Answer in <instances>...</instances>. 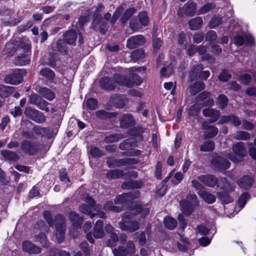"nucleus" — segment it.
I'll return each instance as SVG.
<instances>
[{"label":"nucleus","instance_id":"obj_3","mask_svg":"<svg viewBox=\"0 0 256 256\" xmlns=\"http://www.w3.org/2000/svg\"><path fill=\"white\" fill-rule=\"evenodd\" d=\"M182 212L186 215H190L194 210V206L198 204L197 196L194 194H190L186 200H182L180 203Z\"/></svg>","mask_w":256,"mask_h":256},{"label":"nucleus","instance_id":"obj_47","mask_svg":"<svg viewBox=\"0 0 256 256\" xmlns=\"http://www.w3.org/2000/svg\"><path fill=\"white\" fill-rule=\"evenodd\" d=\"M96 114L97 118L101 119H105L108 118H110L116 115L115 113H111L107 112L104 110H100L96 112Z\"/></svg>","mask_w":256,"mask_h":256},{"label":"nucleus","instance_id":"obj_45","mask_svg":"<svg viewBox=\"0 0 256 256\" xmlns=\"http://www.w3.org/2000/svg\"><path fill=\"white\" fill-rule=\"evenodd\" d=\"M104 210L106 211L120 212L122 210V208L113 205L112 202H108L104 204Z\"/></svg>","mask_w":256,"mask_h":256},{"label":"nucleus","instance_id":"obj_9","mask_svg":"<svg viewBox=\"0 0 256 256\" xmlns=\"http://www.w3.org/2000/svg\"><path fill=\"white\" fill-rule=\"evenodd\" d=\"M24 72L22 70L16 69L4 78V82L11 84H17L22 82Z\"/></svg>","mask_w":256,"mask_h":256},{"label":"nucleus","instance_id":"obj_19","mask_svg":"<svg viewBox=\"0 0 256 256\" xmlns=\"http://www.w3.org/2000/svg\"><path fill=\"white\" fill-rule=\"evenodd\" d=\"M22 250L30 254H38L40 252V248L36 246L28 241H25L22 243Z\"/></svg>","mask_w":256,"mask_h":256},{"label":"nucleus","instance_id":"obj_34","mask_svg":"<svg viewBox=\"0 0 256 256\" xmlns=\"http://www.w3.org/2000/svg\"><path fill=\"white\" fill-rule=\"evenodd\" d=\"M234 138L238 140H247L250 138V134L245 131H237L233 136Z\"/></svg>","mask_w":256,"mask_h":256},{"label":"nucleus","instance_id":"obj_8","mask_svg":"<svg viewBox=\"0 0 256 256\" xmlns=\"http://www.w3.org/2000/svg\"><path fill=\"white\" fill-rule=\"evenodd\" d=\"M114 256H132L135 253V246L133 242L129 241L126 244V248L119 246L113 250Z\"/></svg>","mask_w":256,"mask_h":256},{"label":"nucleus","instance_id":"obj_33","mask_svg":"<svg viewBox=\"0 0 256 256\" xmlns=\"http://www.w3.org/2000/svg\"><path fill=\"white\" fill-rule=\"evenodd\" d=\"M2 155L7 160L10 161H16L18 160V156L15 152L8 150H2L1 151Z\"/></svg>","mask_w":256,"mask_h":256},{"label":"nucleus","instance_id":"obj_1","mask_svg":"<svg viewBox=\"0 0 256 256\" xmlns=\"http://www.w3.org/2000/svg\"><path fill=\"white\" fill-rule=\"evenodd\" d=\"M86 204H82L80 206V210L82 213L90 216V218H92L96 215L100 218H104L105 216V213L102 211H100V208L98 206H95V202L94 199L90 196H86L84 198Z\"/></svg>","mask_w":256,"mask_h":256},{"label":"nucleus","instance_id":"obj_37","mask_svg":"<svg viewBox=\"0 0 256 256\" xmlns=\"http://www.w3.org/2000/svg\"><path fill=\"white\" fill-rule=\"evenodd\" d=\"M30 59L29 57L25 54L16 57L14 60L16 65L24 66L29 63Z\"/></svg>","mask_w":256,"mask_h":256},{"label":"nucleus","instance_id":"obj_14","mask_svg":"<svg viewBox=\"0 0 256 256\" xmlns=\"http://www.w3.org/2000/svg\"><path fill=\"white\" fill-rule=\"evenodd\" d=\"M234 43L237 46H242L244 42L247 44L252 45L254 43V38L251 35L236 34L234 38Z\"/></svg>","mask_w":256,"mask_h":256},{"label":"nucleus","instance_id":"obj_5","mask_svg":"<svg viewBox=\"0 0 256 256\" xmlns=\"http://www.w3.org/2000/svg\"><path fill=\"white\" fill-rule=\"evenodd\" d=\"M22 151L28 155L33 156L40 150L39 143L30 140H23L20 144Z\"/></svg>","mask_w":256,"mask_h":256},{"label":"nucleus","instance_id":"obj_46","mask_svg":"<svg viewBox=\"0 0 256 256\" xmlns=\"http://www.w3.org/2000/svg\"><path fill=\"white\" fill-rule=\"evenodd\" d=\"M216 104L220 108L223 109L227 106L228 99L225 95L223 94H220L217 98Z\"/></svg>","mask_w":256,"mask_h":256},{"label":"nucleus","instance_id":"obj_22","mask_svg":"<svg viewBox=\"0 0 256 256\" xmlns=\"http://www.w3.org/2000/svg\"><path fill=\"white\" fill-rule=\"evenodd\" d=\"M76 38L77 32L76 30H68L64 34V40L68 44H74Z\"/></svg>","mask_w":256,"mask_h":256},{"label":"nucleus","instance_id":"obj_58","mask_svg":"<svg viewBox=\"0 0 256 256\" xmlns=\"http://www.w3.org/2000/svg\"><path fill=\"white\" fill-rule=\"evenodd\" d=\"M57 49L62 54H66L68 51V47L62 40H58L57 42Z\"/></svg>","mask_w":256,"mask_h":256},{"label":"nucleus","instance_id":"obj_38","mask_svg":"<svg viewBox=\"0 0 256 256\" xmlns=\"http://www.w3.org/2000/svg\"><path fill=\"white\" fill-rule=\"evenodd\" d=\"M142 184L140 182H132L130 180L128 182H124L122 184V188L124 189H130V188H138L141 187Z\"/></svg>","mask_w":256,"mask_h":256},{"label":"nucleus","instance_id":"obj_4","mask_svg":"<svg viewBox=\"0 0 256 256\" xmlns=\"http://www.w3.org/2000/svg\"><path fill=\"white\" fill-rule=\"evenodd\" d=\"M56 226V236L58 242H61L64 238L65 221L62 216L57 215L54 220Z\"/></svg>","mask_w":256,"mask_h":256},{"label":"nucleus","instance_id":"obj_39","mask_svg":"<svg viewBox=\"0 0 256 256\" xmlns=\"http://www.w3.org/2000/svg\"><path fill=\"white\" fill-rule=\"evenodd\" d=\"M137 160L133 158H128L119 160L116 162V166H129L136 164Z\"/></svg>","mask_w":256,"mask_h":256},{"label":"nucleus","instance_id":"obj_42","mask_svg":"<svg viewBox=\"0 0 256 256\" xmlns=\"http://www.w3.org/2000/svg\"><path fill=\"white\" fill-rule=\"evenodd\" d=\"M133 214L136 215L138 214H141L142 217L148 216L150 212V210L148 208H144L140 206H138L136 208L132 210Z\"/></svg>","mask_w":256,"mask_h":256},{"label":"nucleus","instance_id":"obj_25","mask_svg":"<svg viewBox=\"0 0 256 256\" xmlns=\"http://www.w3.org/2000/svg\"><path fill=\"white\" fill-rule=\"evenodd\" d=\"M103 222L98 220L96 222L94 228L93 234L96 238H100L104 236V232L102 229Z\"/></svg>","mask_w":256,"mask_h":256},{"label":"nucleus","instance_id":"obj_62","mask_svg":"<svg viewBox=\"0 0 256 256\" xmlns=\"http://www.w3.org/2000/svg\"><path fill=\"white\" fill-rule=\"evenodd\" d=\"M231 78V74L226 70H224L218 76V79L222 82H226Z\"/></svg>","mask_w":256,"mask_h":256},{"label":"nucleus","instance_id":"obj_32","mask_svg":"<svg viewBox=\"0 0 256 256\" xmlns=\"http://www.w3.org/2000/svg\"><path fill=\"white\" fill-rule=\"evenodd\" d=\"M40 74L47 80H54L55 74L54 72L49 68H42L40 72Z\"/></svg>","mask_w":256,"mask_h":256},{"label":"nucleus","instance_id":"obj_63","mask_svg":"<svg viewBox=\"0 0 256 256\" xmlns=\"http://www.w3.org/2000/svg\"><path fill=\"white\" fill-rule=\"evenodd\" d=\"M41 99L40 96L35 94H32L29 96V102L36 106Z\"/></svg>","mask_w":256,"mask_h":256},{"label":"nucleus","instance_id":"obj_44","mask_svg":"<svg viewBox=\"0 0 256 256\" xmlns=\"http://www.w3.org/2000/svg\"><path fill=\"white\" fill-rule=\"evenodd\" d=\"M14 87L0 84V96L6 97L14 90Z\"/></svg>","mask_w":256,"mask_h":256},{"label":"nucleus","instance_id":"obj_52","mask_svg":"<svg viewBox=\"0 0 256 256\" xmlns=\"http://www.w3.org/2000/svg\"><path fill=\"white\" fill-rule=\"evenodd\" d=\"M174 71L173 67L172 64H169L168 66H164L160 70V75L162 77L168 76L171 74Z\"/></svg>","mask_w":256,"mask_h":256},{"label":"nucleus","instance_id":"obj_59","mask_svg":"<svg viewBox=\"0 0 256 256\" xmlns=\"http://www.w3.org/2000/svg\"><path fill=\"white\" fill-rule=\"evenodd\" d=\"M133 142L132 139H128L124 141L123 142L120 144V148L122 150H128L131 148L132 146V143Z\"/></svg>","mask_w":256,"mask_h":256},{"label":"nucleus","instance_id":"obj_57","mask_svg":"<svg viewBox=\"0 0 256 256\" xmlns=\"http://www.w3.org/2000/svg\"><path fill=\"white\" fill-rule=\"evenodd\" d=\"M32 131L36 134L43 136L47 133L48 130L45 128L36 126L32 128Z\"/></svg>","mask_w":256,"mask_h":256},{"label":"nucleus","instance_id":"obj_7","mask_svg":"<svg viewBox=\"0 0 256 256\" xmlns=\"http://www.w3.org/2000/svg\"><path fill=\"white\" fill-rule=\"evenodd\" d=\"M203 68V66L200 64L194 65L190 72V79L194 80L196 78H200L206 80L210 76V73L208 70L202 71Z\"/></svg>","mask_w":256,"mask_h":256},{"label":"nucleus","instance_id":"obj_64","mask_svg":"<svg viewBox=\"0 0 256 256\" xmlns=\"http://www.w3.org/2000/svg\"><path fill=\"white\" fill-rule=\"evenodd\" d=\"M230 122L234 126H238L242 124V122L238 117L234 114L230 115Z\"/></svg>","mask_w":256,"mask_h":256},{"label":"nucleus","instance_id":"obj_61","mask_svg":"<svg viewBox=\"0 0 256 256\" xmlns=\"http://www.w3.org/2000/svg\"><path fill=\"white\" fill-rule=\"evenodd\" d=\"M221 23V18L218 16H214L209 23L210 28H214Z\"/></svg>","mask_w":256,"mask_h":256},{"label":"nucleus","instance_id":"obj_13","mask_svg":"<svg viewBox=\"0 0 256 256\" xmlns=\"http://www.w3.org/2000/svg\"><path fill=\"white\" fill-rule=\"evenodd\" d=\"M145 40L142 35L131 36L127 40L126 46L128 48L134 49L144 44Z\"/></svg>","mask_w":256,"mask_h":256},{"label":"nucleus","instance_id":"obj_6","mask_svg":"<svg viewBox=\"0 0 256 256\" xmlns=\"http://www.w3.org/2000/svg\"><path fill=\"white\" fill-rule=\"evenodd\" d=\"M138 22L135 18H132L130 22V28L133 30L138 31L143 26H146L149 22V18L147 14L145 12H141L138 14Z\"/></svg>","mask_w":256,"mask_h":256},{"label":"nucleus","instance_id":"obj_15","mask_svg":"<svg viewBox=\"0 0 256 256\" xmlns=\"http://www.w3.org/2000/svg\"><path fill=\"white\" fill-rule=\"evenodd\" d=\"M198 179L204 185L214 187L218 182L216 178L212 174L200 175L198 177Z\"/></svg>","mask_w":256,"mask_h":256},{"label":"nucleus","instance_id":"obj_23","mask_svg":"<svg viewBox=\"0 0 256 256\" xmlns=\"http://www.w3.org/2000/svg\"><path fill=\"white\" fill-rule=\"evenodd\" d=\"M116 82L120 84L126 86L128 87H132L134 86V82L130 79L126 78L120 74H116L114 77Z\"/></svg>","mask_w":256,"mask_h":256},{"label":"nucleus","instance_id":"obj_43","mask_svg":"<svg viewBox=\"0 0 256 256\" xmlns=\"http://www.w3.org/2000/svg\"><path fill=\"white\" fill-rule=\"evenodd\" d=\"M130 56L133 62H136L144 58V52L141 50H136L131 53Z\"/></svg>","mask_w":256,"mask_h":256},{"label":"nucleus","instance_id":"obj_2","mask_svg":"<svg viewBox=\"0 0 256 256\" xmlns=\"http://www.w3.org/2000/svg\"><path fill=\"white\" fill-rule=\"evenodd\" d=\"M134 214L133 212H128L123 214L122 221L119 223V227L122 230L128 231L130 232L138 230V223L132 220Z\"/></svg>","mask_w":256,"mask_h":256},{"label":"nucleus","instance_id":"obj_60","mask_svg":"<svg viewBox=\"0 0 256 256\" xmlns=\"http://www.w3.org/2000/svg\"><path fill=\"white\" fill-rule=\"evenodd\" d=\"M90 154L95 158H98L104 154L103 152L100 150L98 148L92 146L90 148Z\"/></svg>","mask_w":256,"mask_h":256},{"label":"nucleus","instance_id":"obj_10","mask_svg":"<svg viewBox=\"0 0 256 256\" xmlns=\"http://www.w3.org/2000/svg\"><path fill=\"white\" fill-rule=\"evenodd\" d=\"M24 114L26 117L38 123H42L46 120L43 113L30 107L26 108Z\"/></svg>","mask_w":256,"mask_h":256},{"label":"nucleus","instance_id":"obj_41","mask_svg":"<svg viewBox=\"0 0 256 256\" xmlns=\"http://www.w3.org/2000/svg\"><path fill=\"white\" fill-rule=\"evenodd\" d=\"M124 175L122 170H114L108 172L106 176L108 179H116L120 178Z\"/></svg>","mask_w":256,"mask_h":256},{"label":"nucleus","instance_id":"obj_28","mask_svg":"<svg viewBox=\"0 0 256 256\" xmlns=\"http://www.w3.org/2000/svg\"><path fill=\"white\" fill-rule=\"evenodd\" d=\"M38 92L42 97L48 100H52L55 97L54 92L47 88H40Z\"/></svg>","mask_w":256,"mask_h":256},{"label":"nucleus","instance_id":"obj_21","mask_svg":"<svg viewBox=\"0 0 256 256\" xmlns=\"http://www.w3.org/2000/svg\"><path fill=\"white\" fill-rule=\"evenodd\" d=\"M134 124V120L131 114H128L123 115L120 119V126L128 128Z\"/></svg>","mask_w":256,"mask_h":256},{"label":"nucleus","instance_id":"obj_29","mask_svg":"<svg viewBox=\"0 0 256 256\" xmlns=\"http://www.w3.org/2000/svg\"><path fill=\"white\" fill-rule=\"evenodd\" d=\"M70 218L74 226L78 228L81 226L83 220L82 218L79 216L76 212H70Z\"/></svg>","mask_w":256,"mask_h":256},{"label":"nucleus","instance_id":"obj_31","mask_svg":"<svg viewBox=\"0 0 256 256\" xmlns=\"http://www.w3.org/2000/svg\"><path fill=\"white\" fill-rule=\"evenodd\" d=\"M112 100L114 106L118 108H124L127 102L126 98L123 96H116Z\"/></svg>","mask_w":256,"mask_h":256},{"label":"nucleus","instance_id":"obj_56","mask_svg":"<svg viewBox=\"0 0 256 256\" xmlns=\"http://www.w3.org/2000/svg\"><path fill=\"white\" fill-rule=\"evenodd\" d=\"M248 198L249 194L246 192H244L241 195V196H240L238 200V206L240 207V209L244 208Z\"/></svg>","mask_w":256,"mask_h":256},{"label":"nucleus","instance_id":"obj_53","mask_svg":"<svg viewBox=\"0 0 256 256\" xmlns=\"http://www.w3.org/2000/svg\"><path fill=\"white\" fill-rule=\"evenodd\" d=\"M210 96V93L209 92L204 91L197 96L196 97V102L198 103H204L206 102L204 101L205 100L210 98H209Z\"/></svg>","mask_w":256,"mask_h":256},{"label":"nucleus","instance_id":"obj_49","mask_svg":"<svg viewBox=\"0 0 256 256\" xmlns=\"http://www.w3.org/2000/svg\"><path fill=\"white\" fill-rule=\"evenodd\" d=\"M124 138V136L120 134H110L108 136H106L104 140L106 142H114Z\"/></svg>","mask_w":256,"mask_h":256},{"label":"nucleus","instance_id":"obj_48","mask_svg":"<svg viewBox=\"0 0 256 256\" xmlns=\"http://www.w3.org/2000/svg\"><path fill=\"white\" fill-rule=\"evenodd\" d=\"M136 12V10L134 8H130L127 9L122 18H121V21L122 23L126 22Z\"/></svg>","mask_w":256,"mask_h":256},{"label":"nucleus","instance_id":"obj_11","mask_svg":"<svg viewBox=\"0 0 256 256\" xmlns=\"http://www.w3.org/2000/svg\"><path fill=\"white\" fill-rule=\"evenodd\" d=\"M214 104V100L212 98H208L204 103H198L196 102V103L188 109V112L190 115L195 116L199 113L200 110L202 107L206 106H212Z\"/></svg>","mask_w":256,"mask_h":256},{"label":"nucleus","instance_id":"obj_50","mask_svg":"<svg viewBox=\"0 0 256 256\" xmlns=\"http://www.w3.org/2000/svg\"><path fill=\"white\" fill-rule=\"evenodd\" d=\"M214 148V144L213 142L208 141L200 146V150L202 152H210Z\"/></svg>","mask_w":256,"mask_h":256},{"label":"nucleus","instance_id":"obj_24","mask_svg":"<svg viewBox=\"0 0 256 256\" xmlns=\"http://www.w3.org/2000/svg\"><path fill=\"white\" fill-rule=\"evenodd\" d=\"M212 162L220 170H226L229 168L230 163L226 158L220 156H218Z\"/></svg>","mask_w":256,"mask_h":256},{"label":"nucleus","instance_id":"obj_26","mask_svg":"<svg viewBox=\"0 0 256 256\" xmlns=\"http://www.w3.org/2000/svg\"><path fill=\"white\" fill-rule=\"evenodd\" d=\"M253 182V180L248 176H243L238 180L237 184L240 187L243 189L250 188Z\"/></svg>","mask_w":256,"mask_h":256},{"label":"nucleus","instance_id":"obj_17","mask_svg":"<svg viewBox=\"0 0 256 256\" xmlns=\"http://www.w3.org/2000/svg\"><path fill=\"white\" fill-rule=\"evenodd\" d=\"M202 114L206 117H210V122H216L220 116V113L218 110L213 108H206L202 110Z\"/></svg>","mask_w":256,"mask_h":256},{"label":"nucleus","instance_id":"obj_36","mask_svg":"<svg viewBox=\"0 0 256 256\" xmlns=\"http://www.w3.org/2000/svg\"><path fill=\"white\" fill-rule=\"evenodd\" d=\"M100 86L102 88L108 90H111L114 88L112 80L107 77H104L100 80Z\"/></svg>","mask_w":256,"mask_h":256},{"label":"nucleus","instance_id":"obj_40","mask_svg":"<svg viewBox=\"0 0 256 256\" xmlns=\"http://www.w3.org/2000/svg\"><path fill=\"white\" fill-rule=\"evenodd\" d=\"M164 223V226L170 230L174 229L177 225L176 220L170 216L166 217Z\"/></svg>","mask_w":256,"mask_h":256},{"label":"nucleus","instance_id":"obj_16","mask_svg":"<svg viewBox=\"0 0 256 256\" xmlns=\"http://www.w3.org/2000/svg\"><path fill=\"white\" fill-rule=\"evenodd\" d=\"M196 4L194 2H191L186 4L182 9L178 12V14L180 16H182V10L184 14L189 16H193L196 14Z\"/></svg>","mask_w":256,"mask_h":256},{"label":"nucleus","instance_id":"obj_18","mask_svg":"<svg viewBox=\"0 0 256 256\" xmlns=\"http://www.w3.org/2000/svg\"><path fill=\"white\" fill-rule=\"evenodd\" d=\"M202 128L205 130L204 136L206 138H212L216 136L218 133V129L214 126H210L208 122H204L202 124Z\"/></svg>","mask_w":256,"mask_h":256},{"label":"nucleus","instance_id":"obj_35","mask_svg":"<svg viewBox=\"0 0 256 256\" xmlns=\"http://www.w3.org/2000/svg\"><path fill=\"white\" fill-rule=\"evenodd\" d=\"M202 24V18L200 17H196L189 22V26L191 30H196L201 26Z\"/></svg>","mask_w":256,"mask_h":256},{"label":"nucleus","instance_id":"obj_54","mask_svg":"<svg viewBox=\"0 0 256 256\" xmlns=\"http://www.w3.org/2000/svg\"><path fill=\"white\" fill-rule=\"evenodd\" d=\"M215 8V5L212 3H208L202 7L198 11V14H202L212 10Z\"/></svg>","mask_w":256,"mask_h":256},{"label":"nucleus","instance_id":"obj_27","mask_svg":"<svg viewBox=\"0 0 256 256\" xmlns=\"http://www.w3.org/2000/svg\"><path fill=\"white\" fill-rule=\"evenodd\" d=\"M198 194L204 202L208 204H212L216 201V197L214 194L204 190L198 191Z\"/></svg>","mask_w":256,"mask_h":256},{"label":"nucleus","instance_id":"obj_51","mask_svg":"<svg viewBox=\"0 0 256 256\" xmlns=\"http://www.w3.org/2000/svg\"><path fill=\"white\" fill-rule=\"evenodd\" d=\"M218 196L219 199L226 204H228L232 201V198H230L228 194L226 192H220L218 194Z\"/></svg>","mask_w":256,"mask_h":256},{"label":"nucleus","instance_id":"obj_55","mask_svg":"<svg viewBox=\"0 0 256 256\" xmlns=\"http://www.w3.org/2000/svg\"><path fill=\"white\" fill-rule=\"evenodd\" d=\"M35 242H39L43 246H47L48 240L45 234L40 233L38 235H36L34 237Z\"/></svg>","mask_w":256,"mask_h":256},{"label":"nucleus","instance_id":"obj_12","mask_svg":"<svg viewBox=\"0 0 256 256\" xmlns=\"http://www.w3.org/2000/svg\"><path fill=\"white\" fill-rule=\"evenodd\" d=\"M140 196V192L138 190H134L129 193L122 194L117 196L114 199L116 204H124L132 199L138 198Z\"/></svg>","mask_w":256,"mask_h":256},{"label":"nucleus","instance_id":"obj_30","mask_svg":"<svg viewBox=\"0 0 256 256\" xmlns=\"http://www.w3.org/2000/svg\"><path fill=\"white\" fill-rule=\"evenodd\" d=\"M205 88L204 82H198L190 87L189 91L192 95H195L199 92L204 90Z\"/></svg>","mask_w":256,"mask_h":256},{"label":"nucleus","instance_id":"obj_20","mask_svg":"<svg viewBox=\"0 0 256 256\" xmlns=\"http://www.w3.org/2000/svg\"><path fill=\"white\" fill-rule=\"evenodd\" d=\"M234 152L240 157H244L246 155L247 152L244 147V144L242 142H238L232 146Z\"/></svg>","mask_w":256,"mask_h":256}]
</instances>
